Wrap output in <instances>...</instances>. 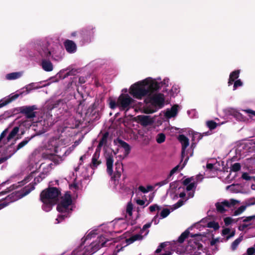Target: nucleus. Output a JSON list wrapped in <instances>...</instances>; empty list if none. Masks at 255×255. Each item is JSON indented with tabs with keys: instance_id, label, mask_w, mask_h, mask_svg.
Segmentation results:
<instances>
[{
	"instance_id": "f257e3e1",
	"label": "nucleus",
	"mask_w": 255,
	"mask_h": 255,
	"mask_svg": "<svg viewBox=\"0 0 255 255\" xmlns=\"http://www.w3.org/2000/svg\"><path fill=\"white\" fill-rule=\"evenodd\" d=\"M169 79L164 78L161 81L160 77L153 78L147 77L132 84L129 92L134 98L141 100L147 96L145 100L146 105L143 109L145 114H152L162 108L164 105L165 97L161 93H158L162 86H169Z\"/></svg>"
},
{
	"instance_id": "f03ea898",
	"label": "nucleus",
	"mask_w": 255,
	"mask_h": 255,
	"mask_svg": "<svg viewBox=\"0 0 255 255\" xmlns=\"http://www.w3.org/2000/svg\"><path fill=\"white\" fill-rule=\"evenodd\" d=\"M110 226H102L98 229L92 230L85 237L81 245L72 252L71 255H91L102 247L106 246L111 238H107L109 234L113 232L109 231Z\"/></svg>"
},
{
	"instance_id": "7ed1b4c3",
	"label": "nucleus",
	"mask_w": 255,
	"mask_h": 255,
	"mask_svg": "<svg viewBox=\"0 0 255 255\" xmlns=\"http://www.w3.org/2000/svg\"><path fill=\"white\" fill-rule=\"evenodd\" d=\"M61 136H58L56 137H52L48 141L46 145V148L47 150L51 152L48 153L49 155L47 157L49 159H46L44 162L39 164L37 161L38 158H35L34 160L31 159L30 161V170H32L31 173L36 171L39 168H42L43 171L42 173L46 175L52 168L53 165L51 160L57 158V154L61 149V146L64 144L62 139H60Z\"/></svg>"
},
{
	"instance_id": "20e7f679",
	"label": "nucleus",
	"mask_w": 255,
	"mask_h": 255,
	"mask_svg": "<svg viewBox=\"0 0 255 255\" xmlns=\"http://www.w3.org/2000/svg\"><path fill=\"white\" fill-rule=\"evenodd\" d=\"M11 124L6 128L2 132H5L3 137V142H4L6 149L9 153L10 157L14 155L17 151L23 147L33 137V136L30 137H26L22 141L19 142L17 146L15 144L17 140L20 137L18 136V133L19 131V127H14L11 130L9 128Z\"/></svg>"
},
{
	"instance_id": "39448f33",
	"label": "nucleus",
	"mask_w": 255,
	"mask_h": 255,
	"mask_svg": "<svg viewBox=\"0 0 255 255\" xmlns=\"http://www.w3.org/2000/svg\"><path fill=\"white\" fill-rule=\"evenodd\" d=\"M37 56L41 59L51 56L55 61L61 60L63 56V50L58 43L51 45L46 41L39 42L35 47Z\"/></svg>"
},
{
	"instance_id": "423d86ee",
	"label": "nucleus",
	"mask_w": 255,
	"mask_h": 255,
	"mask_svg": "<svg viewBox=\"0 0 255 255\" xmlns=\"http://www.w3.org/2000/svg\"><path fill=\"white\" fill-rule=\"evenodd\" d=\"M196 178V181H194L193 177L187 178L183 181L184 186L178 188L180 192L179 197L183 199L173 206L172 211L182 206L186 201L194 196L196 185L198 182L202 181L203 177L202 175H198Z\"/></svg>"
},
{
	"instance_id": "0eeeda50",
	"label": "nucleus",
	"mask_w": 255,
	"mask_h": 255,
	"mask_svg": "<svg viewBox=\"0 0 255 255\" xmlns=\"http://www.w3.org/2000/svg\"><path fill=\"white\" fill-rule=\"evenodd\" d=\"M74 207L71 195L69 192H67L60 198L57 203V210L60 213V215L56 219L57 223H59L65 217H67Z\"/></svg>"
},
{
	"instance_id": "6e6552de",
	"label": "nucleus",
	"mask_w": 255,
	"mask_h": 255,
	"mask_svg": "<svg viewBox=\"0 0 255 255\" xmlns=\"http://www.w3.org/2000/svg\"><path fill=\"white\" fill-rule=\"evenodd\" d=\"M59 191L55 187L49 188L43 190L40 194V200L43 203L42 209L46 212L50 211L53 205L57 202Z\"/></svg>"
},
{
	"instance_id": "1a4fd4ad",
	"label": "nucleus",
	"mask_w": 255,
	"mask_h": 255,
	"mask_svg": "<svg viewBox=\"0 0 255 255\" xmlns=\"http://www.w3.org/2000/svg\"><path fill=\"white\" fill-rule=\"evenodd\" d=\"M134 100L128 94H122L117 101L111 100L109 102L110 107L112 109L119 108L121 111H128L133 106Z\"/></svg>"
},
{
	"instance_id": "9d476101",
	"label": "nucleus",
	"mask_w": 255,
	"mask_h": 255,
	"mask_svg": "<svg viewBox=\"0 0 255 255\" xmlns=\"http://www.w3.org/2000/svg\"><path fill=\"white\" fill-rule=\"evenodd\" d=\"M114 155H108L106 157L107 171L108 173L112 176L111 178L114 180L116 183V180L121 177L122 173L123 172V164L121 162H117L115 163V170L113 171V166L114 163Z\"/></svg>"
},
{
	"instance_id": "9b49d317",
	"label": "nucleus",
	"mask_w": 255,
	"mask_h": 255,
	"mask_svg": "<svg viewBox=\"0 0 255 255\" xmlns=\"http://www.w3.org/2000/svg\"><path fill=\"white\" fill-rule=\"evenodd\" d=\"M159 222V219L157 214L154 217L151 222L147 223L143 226L138 234H132L128 238L126 239V245L125 246L129 245L135 241L142 240L144 237L148 235L149 233L148 229L151 227L152 223H153L154 225H157Z\"/></svg>"
},
{
	"instance_id": "f8f14e48",
	"label": "nucleus",
	"mask_w": 255,
	"mask_h": 255,
	"mask_svg": "<svg viewBox=\"0 0 255 255\" xmlns=\"http://www.w3.org/2000/svg\"><path fill=\"white\" fill-rule=\"evenodd\" d=\"M34 124L35 123L33 122L32 119L27 118L25 119V118H24L18 121V125L15 126V127H19V130H20L21 131V134H23L24 131L22 128H28L32 125L35 126ZM35 126L36 127H39L40 129L41 128V131H45L47 130V128L49 126V124L45 120H41L36 122Z\"/></svg>"
},
{
	"instance_id": "ddd939ff",
	"label": "nucleus",
	"mask_w": 255,
	"mask_h": 255,
	"mask_svg": "<svg viewBox=\"0 0 255 255\" xmlns=\"http://www.w3.org/2000/svg\"><path fill=\"white\" fill-rule=\"evenodd\" d=\"M178 140L182 144V159H184L183 164V166H184L188 161L189 157L192 156L193 154V144H192L189 148L187 149V147L189 145V139L183 134H181L179 136Z\"/></svg>"
},
{
	"instance_id": "4468645a",
	"label": "nucleus",
	"mask_w": 255,
	"mask_h": 255,
	"mask_svg": "<svg viewBox=\"0 0 255 255\" xmlns=\"http://www.w3.org/2000/svg\"><path fill=\"white\" fill-rule=\"evenodd\" d=\"M96 27L93 25H89L81 29V45L89 44L94 39Z\"/></svg>"
},
{
	"instance_id": "2eb2a0df",
	"label": "nucleus",
	"mask_w": 255,
	"mask_h": 255,
	"mask_svg": "<svg viewBox=\"0 0 255 255\" xmlns=\"http://www.w3.org/2000/svg\"><path fill=\"white\" fill-rule=\"evenodd\" d=\"M106 142V137L104 136L102 140L100 141L98 147L96 148V151L93 154L92 158V161L90 164V166L92 169L97 168L101 163V160L100 158V147Z\"/></svg>"
},
{
	"instance_id": "dca6fc26",
	"label": "nucleus",
	"mask_w": 255,
	"mask_h": 255,
	"mask_svg": "<svg viewBox=\"0 0 255 255\" xmlns=\"http://www.w3.org/2000/svg\"><path fill=\"white\" fill-rule=\"evenodd\" d=\"M189 232L188 230H186L180 235L178 240L173 241L171 244L172 250L180 254L184 252V249L182 244L183 243L185 239L189 236Z\"/></svg>"
},
{
	"instance_id": "f3484780",
	"label": "nucleus",
	"mask_w": 255,
	"mask_h": 255,
	"mask_svg": "<svg viewBox=\"0 0 255 255\" xmlns=\"http://www.w3.org/2000/svg\"><path fill=\"white\" fill-rule=\"evenodd\" d=\"M221 170L220 162L215 159L212 161H208L206 165V174L208 177H212L215 176V172Z\"/></svg>"
},
{
	"instance_id": "a211bd4d",
	"label": "nucleus",
	"mask_w": 255,
	"mask_h": 255,
	"mask_svg": "<svg viewBox=\"0 0 255 255\" xmlns=\"http://www.w3.org/2000/svg\"><path fill=\"white\" fill-rule=\"evenodd\" d=\"M5 132H1L0 134V164L4 162L10 158L9 153L6 149L4 142H3V137Z\"/></svg>"
},
{
	"instance_id": "6ab92c4d",
	"label": "nucleus",
	"mask_w": 255,
	"mask_h": 255,
	"mask_svg": "<svg viewBox=\"0 0 255 255\" xmlns=\"http://www.w3.org/2000/svg\"><path fill=\"white\" fill-rule=\"evenodd\" d=\"M239 202V201L233 199L229 200H225L222 202H217L216 204V207L218 212L223 213L226 211V208L234 206Z\"/></svg>"
},
{
	"instance_id": "aec40b11",
	"label": "nucleus",
	"mask_w": 255,
	"mask_h": 255,
	"mask_svg": "<svg viewBox=\"0 0 255 255\" xmlns=\"http://www.w3.org/2000/svg\"><path fill=\"white\" fill-rule=\"evenodd\" d=\"M135 120L137 123L145 127L151 126L154 122L155 119L150 116L139 115L135 118Z\"/></svg>"
},
{
	"instance_id": "412c9836",
	"label": "nucleus",
	"mask_w": 255,
	"mask_h": 255,
	"mask_svg": "<svg viewBox=\"0 0 255 255\" xmlns=\"http://www.w3.org/2000/svg\"><path fill=\"white\" fill-rule=\"evenodd\" d=\"M37 110L36 106H24L20 108V112L24 114L26 118L31 119L35 117V112L34 110Z\"/></svg>"
},
{
	"instance_id": "4be33fe9",
	"label": "nucleus",
	"mask_w": 255,
	"mask_h": 255,
	"mask_svg": "<svg viewBox=\"0 0 255 255\" xmlns=\"http://www.w3.org/2000/svg\"><path fill=\"white\" fill-rule=\"evenodd\" d=\"M226 111L228 115L233 116L237 121L245 122L247 120L246 117L243 116L238 110L236 109L229 108H228Z\"/></svg>"
},
{
	"instance_id": "5701e85b",
	"label": "nucleus",
	"mask_w": 255,
	"mask_h": 255,
	"mask_svg": "<svg viewBox=\"0 0 255 255\" xmlns=\"http://www.w3.org/2000/svg\"><path fill=\"white\" fill-rule=\"evenodd\" d=\"M241 219L243 220L244 223L240 227L241 230L251 228L255 224V215L242 217Z\"/></svg>"
},
{
	"instance_id": "b1692460",
	"label": "nucleus",
	"mask_w": 255,
	"mask_h": 255,
	"mask_svg": "<svg viewBox=\"0 0 255 255\" xmlns=\"http://www.w3.org/2000/svg\"><path fill=\"white\" fill-rule=\"evenodd\" d=\"M178 111V106L175 105L170 109H167L164 112V116L166 119H170L176 116Z\"/></svg>"
},
{
	"instance_id": "393cba45",
	"label": "nucleus",
	"mask_w": 255,
	"mask_h": 255,
	"mask_svg": "<svg viewBox=\"0 0 255 255\" xmlns=\"http://www.w3.org/2000/svg\"><path fill=\"white\" fill-rule=\"evenodd\" d=\"M40 65L42 69L46 72H51L54 68L52 63L47 58L41 59Z\"/></svg>"
},
{
	"instance_id": "a878e982",
	"label": "nucleus",
	"mask_w": 255,
	"mask_h": 255,
	"mask_svg": "<svg viewBox=\"0 0 255 255\" xmlns=\"http://www.w3.org/2000/svg\"><path fill=\"white\" fill-rule=\"evenodd\" d=\"M64 46L66 51L68 53H74L76 51V44L72 40H66L64 42Z\"/></svg>"
},
{
	"instance_id": "bb28decb",
	"label": "nucleus",
	"mask_w": 255,
	"mask_h": 255,
	"mask_svg": "<svg viewBox=\"0 0 255 255\" xmlns=\"http://www.w3.org/2000/svg\"><path fill=\"white\" fill-rule=\"evenodd\" d=\"M19 97V94L10 95L8 97H5L0 100V108L10 103L15 100Z\"/></svg>"
},
{
	"instance_id": "cd10ccee",
	"label": "nucleus",
	"mask_w": 255,
	"mask_h": 255,
	"mask_svg": "<svg viewBox=\"0 0 255 255\" xmlns=\"http://www.w3.org/2000/svg\"><path fill=\"white\" fill-rule=\"evenodd\" d=\"M110 226H114L115 229L120 228L121 230L124 229L126 228L127 224L125 220L122 219H119L118 220L114 221L113 223H111Z\"/></svg>"
},
{
	"instance_id": "c85d7f7f",
	"label": "nucleus",
	"mask_w": 255,
	"mask_h": 255,
	"mask_svg": "<svg viewBox=\"0 0 255 255\" xmlns=\"http://www.w3.org/2000/svg\"><path fill=\"white\" fill-rule=\"evenodd\" d=\"M240 73V71L239 70H235L230 73L228 82L229 86L232 85L233 82L238 79L239 77Z\"/></svg>"
},
{
	"instance_id": "c756f323",
	"label": "nucleus",
	"mask_w": 255,
	"mask_h": 255,
	"mask_svg": "<svg viewBox=\"0 0 255 255\" xmlns=\"http://www.w3.org/2000/svg\"><path fill=\"white\" fill-rule=\"evenodd\" d=\"M34 189V186L32 184H30L28 186L25 187L22 190V193H18V197L19 198H21L24 196H26L32 190Z\"/></svg>"
},
{
	"instance_id": "7c9ffc66",
	"label": "nucleus",
	"mask_w": 255,
	"mask_h": 255,
	"mask_svg": "<svg viewBox=\"0 0 255 255\" xmlns=\"http://www.w3.org/2000/svg\"><path fill=\"white\" fill-rule=\"evenodd\" d=\"M22 75V72H13L6 74L5 78L8 80H13L21 77Z\"/></svg>"
},
{
	"instance_id": "2f4dec72",
	"label": "nucleus",
	"mask_w": 255,
	"mask_h": 255,
	"mask_svg": "<svg viewBox=\"0 0 255 255\" xmlns=\"http://www.w3.org/2000/svg\"><path fill=\"white\" fill-rule=\"evenodd\" d=\"M243 240V237L242 236H240L238 238L236 239L231 244L230 249L232 251H236L239 245Z\"/></svg>"
},
{
	"instance_id": "473e14b6",
	"label": "nucleus",
	"mask_w": 255,
	"mask_h": 255,
	"mask_svg": "<svg viewBox=\"0 0 255 255\" xmlns=\"http://www.w3.org/2000/svg\"><path fill=\"white\" fill-rule=\"evenodd\" d=\"M119 144L120 146V149L124 150V154L125 155L128 154L130 151V147L129 145L126 142L122 140L119 141Z\"/></svg>"
},
{
	"instance_id": "72a5a7b5",
	"label": "nucleus",
	"mask_w": 255,
	"mask_h": 255,
	"mask_svg": "<svg viewBox=\"0 0 255 255\" xmlns=\"http://www.w3.org/2000/svg\"><path fill=\"white\" fill-rule=\"evenodd\" d=\"M70 37L74 38H78L79 40V42L81 44V29L79 30L74 31L71 32Z\"/></svg>"
},
{
	"instance_id": "f704fd0d",
	"label": "nucleus",
	"mask_w": 255,
	"mask_h": 255,
	"mask_svg": "<svg viewBox=\"0 0 255 255\" xmlns=\"http://www.w3.org/2000/svg\"><path fill=\"white\" fill-rule=\"evenodd\" d=\"M227 189L231 192L235 193H239L241 192L240 187L239 185L232 184L227 187Z\"/></svg>"
},
{
	"instance_id": "c9c22d12",
	"label": "nucleus",
	"mask_w": 255,
	"mask_h": 255,
	"mask_svg": "<svg viewBox=\"0 0 255 255\" xmlns=\"http://www.w3.org/2000/svg\"><path fill=\"white\" fill-rule=\"evenodd\" d=\"M32 177H33L31 175L28 176L24 179V180H23L21 182H18L17 183V184H18L17 185H13L12 189H14L15 188H16L18 186H21L24 185L25 183H26L28 181H30L32 178Z\"/></svg>"
},
{
	"instance_id": "e433bc0d",
	"label": "nucleus",
	"mask_w": 255,
	"mask_h": 255,
	"mask_svg": "<svg viewBox=\"0 0 255 255\" xmlns=\"http://www.w3.org/2000/svg\"><path fill=\"white\" fill-rule=\"evenodd\" d=\"M138 190L143 193H146L154 189V187L151 185H148L146 187L143 186H139Z\"/></svg>"
},
{
	"instance_id": "4c0bfd02",
	"label": "nucleus",
	"mask_w": 255,
	"mask_h": 255,
	"mask_svg": "<svg viewBox=\"0 0 255 255\" xmlns=\"http://www.w3.org/2000/svg\"><path fill=\"white\" fill-rule=\"evenodd\" d=\"M132 210H133V205L131 202H128L126 207V217H128V216L130 217L131 216L132 214Z\"/></svg>"
},
{
	"instance_id": "58836bf2",
	"label": "nucleus",
	"mask_w": 255,
	"mask_h": 255,
	"mask_svg": "<svg viewBox=\"0 0 255 255\" xmlns=\"http://www.w3.org/2000/svg\"><path fill=\"white\" fill-rule=\"evenodd\" d=\"M180 91V88L178 85H174L170 90V94L171 96H175Z\"/></svg>"
},
{
	"instance_id": "ea45409f",
	"label": "nucleus",
	"mask_w": 255,
	"mask_h": 255,
	"mask_svg": "<svg viewBox=\"0 0 255 255\" xmlns=\"http://www.w3.org/2000/svg\"><path fill=\"white\" fill-rule=\"evenodd\" d=\"M165 140V135L163 133H158L156 137V141L158 143H161Z\"/></svg>"
},
{
	"instance_id": "a19ab883",
	"label": "nucleus",
	"mask_w": 255,
	"mask_h": 255,
	"mask_svg": "<svg viewBox=\"0 0 255 255\" xmlns=\"http://www.w3.org/2000/svg\"><path fill=\"white\" fill-rule=\"evenodd\" d=\"M207 226L208 228L214 229L215 230H218L220 228V226L217 222L214 221L209 222L207 224Z\"/></svg>"
},
{
	"instance_id": "79ce46f5",
	"label": "nucleus",
	"mask_w": 255,
	"mask_h": 255,
	"mask_svg": "<svg viewBox=\"0 0 255 255\" xmlns=\"http://www.w3.org/2000/svg\"><path fill=\"white\" fill-rule=\"evenodd\" d=\"M246 208H247V206H245V205L241 206V207L238 208L237 210H236L234 211L233 215L234 216H238V215L241 214L242 213H243L245 211Z\"/></svg>"
},
{
	"instance_id": "37998d69",
	"label": "nucleus",
	"mask_w": 255,
	"mask_h": 255,
	"mask_svg": "<svg viewBox=\"0 0 255 255\" xmlns=\"http://www.w3.org/2000/svg\"><path fill=\"white\" fill-rule=\"evenodd\" d=\"M206 125L210 129H213L219 125L213 121H209L206 122Z\"/></svg>"
},
{
	"instance_id": "c03bdc74",
	"label": "nucleus",
	"mask_w": 255,
	"mask_h": 255,
	"mask_svg": "<svg viewBox=\"0 0 255 255\" xmlns=\"http://www.w3.org/2000/svg\"><path fill=\"white\" fill-rule=\"evenodd\" d=\"M171 211L167 208L163 209L160 213V218L163 219L167 217L170 213Z\"/></svg>"
},
{
	"instance_id": "a18cd8bd",
	"label": "nucleus",
	"mask_w": 255,
	"mask_h": 255,
	"mask_svg": "<svg viewBox=\"0 0 255 255\" xmlns=\"http://www.w3.org/2000/svg\"><path fill=\"white\" fill-rule=\"evenodd\" d=\"M242 177L246 180H254L255 181V176H250L248 173L244 172L242 174Z\"/></svg>"
},
{
	"instance_id": "49530a36",
	"label": "nucleus",
	"mask_w": 255,
	"mask_h": 255,
	"mask_svg": "<svg viewBox=\"0 0 255 255\" xmlns=\"http://www.w3.org/2000/svg\"><path fill=\"white\" fill-rule=\"evenodd\" d=\"M169 178H168V177H167L166 179H164V180L161 181H160V182H158V183H155V184L154 185H153L152 186H153V187H154V189L156 187H157V186H158V187H161V186H163V185H165V184H167V183L169 182Z\"/></svg>"
},
{
	"instance_id": "de8ad7c7",
	"label": "nucleus",
	"mask_w": 255,
	"mask_h": 255,
	"mask_svg": "<svg viewBox=\"0 0 255 255\" xmlns=\"http://www.w3.org/2000/svg\"><path fill=\"white\" fill-rule=\"evenodd\" d=\"M233 90L235 91L238 87H242L243 85V83L241 79H237L233 82Z\"/></svg>"
},
{
	"instance_id": "09e8293b",
	"label": "nucleus",
	"mask_w": 255,
	"mask_h": 255,
	"mask_svg": "<svg viewBox=\"0 0 255 255\" xmlns=\"http://www.w3.org/2000/svg\"><path fill=\"white\" fill-rule=\"evenodd\" d=\"M34 85H35V84L34 83H31V84L26 86L25 87V89H26L25 94H28L33 89L38 88L37 87H35Z\"/></svg>"
},
{
	"instance_id": "8fccbe9b",
	"label": "nucleus",
	"mask_w": 255,
	"mask_h": 255,
	"mask_svg": "<svg viewBox=\"0 0 255 255\" xmlns=\"http://www.w3.org/2000/svg\"><path fill=\"white\" fill-rule=\"evenodd\" d=\"M134 200L136 204L140 206H146L149 203V202H147L146 204H145L146 201L141 200L138 198L135 199Z\"/></svg>"
},
{
	"instance_id": "3c124183",
	"label": "nucleus",
	"mask_w": 255,
	"mask_h": 255,
	"mask_svg": "<svg viewBox=\"0 0 255 255\" xmlns=\"http://www.w3.org/2000/svg\"><path fill=\"white\" fill-rule=\"evenodd\" d=\"M241 169L240 164L239 163H234L231 168V170L233 171L236 172L240 170Z\"/></svg>"
},
{
	"instance_id": "603ef678",
	"label": "nucleus",
	"mask_w": 255,
	"mask_h": 255,
	"mask_svg": "<svg viewBox=\"0 0 255 255\" xmlns=\"http://www.w3.org/2000/svg\"><path fill=\"white\" fill-rule=\"evenodd\" d=\"M45 177V175L43 173H41L40 175L34 178V183L36 184L37 183H39Z\"/></svg>"
},
{
	"instance_id": "864d4df0",
	"label": "nucleus",
	"mask_w": 255,
	"mask_h": 255,
	"mask_svg": "<svg viewBox=\"0 0 255 255\" xmlns=\"http://www.w3.org/2000/svg\"><path fill=\"white\" fill-rule=\"evenodd\" d=\"M222 240L220 238H214L213 239L210 243L211 246H216L217 244L222 242Z\"/></svg>"
},
{
	"instance_id": "5fc2aeb1",
	"label": "nucleus",
	"mask_w": 255,
	"mask_h": 255,
	"mask_svg": "<svg viewBox=\"0 0 255 255\" xmlns=\"http://www.w3.org/2000/svg\"><path fill=\"white\" fill-rule=\"evenodd\" d=\"M242 111L248 114L250 118H252L253 116L255 117V111L251 109H246L243 110Z\"/></svg>"
},
{
	"instance_id": "6e6d98bb",
	"label": "nucleus",
	"mask_w": 255,
	"mask_h": 255,
	"mask_svg": "<svg viewBox=\"0 0 255 255\" xmlns=\"http://www.w3.org/2000/svg\"><path fill=\"white\" fill-rule=\"evenodd\" d=\"M149 209L150 212H152L156 210L159 211L161 209V208L160 206H158L156 204H154L151 206H150L149 207Z\"/></svg>"
},
{
	"instance_id": "4d7b16f0",
	"label": "nucleus",
	"mask_w": 255,
	"mask_h": 255,
	"mask_svg": "<svg viewBox=\"0 0 255 255\" xmlns=\"http://www.w3.org/2000/svg\"><path fill=\"white\" fill-rule=\"evenodd\" d=\"M245 204L246 205L245 206H247V207L255 204V199L252 198L250 200H247L245 202Z\"/></svg>"
},
{
	"instance_id": "13d9d810",
	"label": "nucleus",
	"mask_w": 255,
	"mask_h": 255,
	"mask_svg": "<svg viewBox=\"0 0 255 255\" xmlns=\"http://www.w3.org/2000/svg\"><path fill=\"white\" fill-rule=\"evenodd\" d=\"M233 221L234 220L231 217H226L224 219L226 226H229L231 224Z\"/></svg>"
},
{
	"instance_id": "bf43d9fd",
	"label": "nucleus",
	"mask_w": 255,
	"mask_h": 255,
	"mask_svg": "<svg viewBox=\"0 0 255 255\" xmlns=\"http://www.w3.org/2000/svg\"><path fill=\"white\" fill-rule=\"evenodd\" d=\"M179 167V165L176 166L174 167L170 172L169 175L168 176V178L170 179V178L178 170Z\"/></svg>"
},
{
	"instance_id": "052dcab7",
	"label": "nucleus",
	"mask_w": 255,
	"mask_h": 255,
	"mask_svg": "<svg viewBox=\"0 0 255 255\" xmlns=\"http://www.w3.org/2000/svg\"><path fill=\"white\" fill-rule=\"evenodd\" d=\"M69 188L71 190L75 192L77 190L79 189V186L76 183H73L69 185Z\"/></svg>"
},
{
	"instance_id": "680f3d73",
	"label": "nucleus",
	"mask_w": 255,
	"mask_h": 255,
	"mask_svg": "<svg viewBox=\"0 0 255 255\" xmlns=\"http://www.w3.org/2000/svg\"><path fill=\"white\" fill-rule=\"evenodd\" d=\"M255 253V249L254 247L248 248L247 253L244 255H253Z\"/></svg>"
},
{
	"instance_id": "e2e57ef3",
	"label": "nucleus",
	"mask_w": 255,
	"mask_h": 255,
	"mask_svg": "<svg viewBox=\"0 0 255 255\" xmlns=\"http://www.w3.org/2000/svg\"><path fill=\"white\" fill-rule=\"evenodd\" d=\"M231 230L229 228H225L222 231V235L223 236H227L230 233Z\"/></svg>"
},
{
	"instance_id": "0e129e2a",
	"label": "nucleus",
	"mask_w": 255,
	"mask_h": 255,
	"mask_svg": "<svg viewBox=\"0 0 255 255\" xmlns=\"http://www.w3.org/2000/svg\"><path fill=\"white\" fill-rule=\"evenodd\" d=\"M89 156V154L87 152V153H85L84 155L81 156V157L80 158V164H81L82 162L83 161V160L86 159V158H88Z\"/></svg>"
},
{
	"instance_id": "69168bd1",
	"label": "nucleus",
	"mask_w": 255,
	"mask_h": 255,
	"mask_svg": "<svg viewBox=\"0 0 255 255\" xmlns=\"http://www.w3.org/2000/svg\"><path fill=\"white\" fill-rule=\"evenodd\" d=\"M235 235V231L233 230L230 231V233H229V235L226 237V240L228 241L230 239L233 237Z\"/></svg>"
},
{
	"instance_id": "338daca9",
	"label": "nucleus",
	"mask_w": 255,
	"mask_h": 255,
	"mask_svg": "<svg viewBox=\"0 0 255 255\" xmlns=\"http://www.w3.org/2000/svg\"><path fill=\"white\" fill-rule=\"evenodd\" d=\"M114 187L116 189L119 190L120 192H121L122 191L123 188V186L122 185H114Z\"/></svg>"
},
{
	"instance_id": "774afa93",
	"label": "nucleus",
	"mask_w": 255,
	"mask_h": 255,
	"mask_svg": "<svg viewBox=\"0 0 255 255\" xmlns=\"http://www.w3.org/2000/svg\"><path fill=\"white\" fill-rule=\"evenodd\" d=\"M178 182H173L170 185V188L171 190H173L176 187H177Z\"/></svg>"
}]
</instances>
